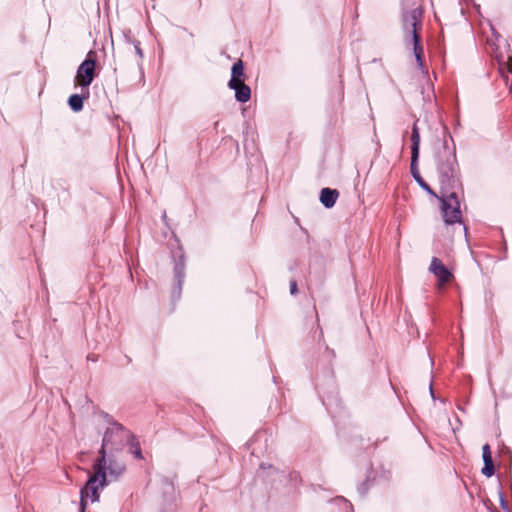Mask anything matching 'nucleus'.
I'll return each instance as SVG.
<instances>
[{
	"label": "nucleus",
	"mask_w": 512,
	"mask_h": 512,
	"mask_svg": "<svg viewBox=\"0 0 512 512\" xmlns=\"http://www.w3.org/2000/svg\"><path fill=\"white\" fill-rule=\"evenodd\" d=\"M482 459H483V462H487V461L493 460L489 444H485L482 447Z\"/></svg>",
	"instance_id": "obj_19"
},
{
	"label": "nucleus",
	"mask_w": 512,
	"mask_h": 512,
	"mask_svg": "<svg viewBox=\"0 0 512 512\" xmlns=\"http://www.w3.org/2000/svg\"><path fill=\"white\" fill-rule=\"evenodd\" d=\"M437 172L441 193L451 192L460 184L455 147L450 148L447 141L438 154Z\"/></svg>",
	"instance_id": "obj_1"
},
{
	"label": "nucleus",
	"mask_w": 512,
	"mask_h": 512,
	"mask_svg": "<svg viewBox=\"0 0 512 512\" xmlns=\"http://www.w3.org/2000/svg\"><path fill=\"white\" fill-rule=\"evenodd\" d=\"M88 360L95 361L96 359L94 357H88Z\"/></svg>",
	"instance_id": "obj_29"
},
{
	"label": "nucleus",
	"mask_w": 512,
	"mask_h": 512,
	"mask_svg": "<svg viewBox=\"0 0 512 512\" xmlns=\"http://www.w3.org/2000/svg\"><path fill=\"white\" fill-rule=\"evenodd\" d=\"M90 96L89 90H81V94H72L68 99V105L74 112H79L83 109L84 99Z\"/></svg>",
	"instance_id": "obj_15"
},
{
	"label": "nucleus",
	"mask_w": 512,
	"mask_h": 512,
	"mask_svg": "<svg viewBox=\"0 0 512 512\" xmlns=\"http://www.w3.org/2000/svg\"><path fill=\"white\" fill-rule=\"evenodd\" d=\"M411 160L418 162L420 150V133L417 123L415 122L411 132Z\"/></svg>",
	"instance_id": "obj_13"
},
{
	"label": "nucleus",
	"mask_w": 512,
	"mask_h": 512,
	"mask_svg": "<svg viewBox=\"0 0 512 512\" xmlns=\"http://www.w3.org/2000/svg\"><path fill=\"white\" fill-rule=\"evenodd\" d=\"M429 270L437 278L439 288L443 287L446 283L450 282V280L453 277L450 270L437 257L432 258Z\"/></svg>",
	"instance_id": "obj_7"
},
{
	"label": "nucleus",
	"mask_w": 512,
	"mask_h": 512,
	"mask_svg": "<svg viewBox=\"0 0 512 512\" xmlns=\"http://www.w3.org/2000/svg\"><path fill=\"white\" fill-rule=\"evenodd\" d=\"M133 45H134V50H135L136 55H137L140 59H142V58H143V51H142V49H141V47H140V42H139V41H137V40H135V41L133 42Z\"/></svg>",
	"instance_id": "obj_21"
},
{
	"label": "nucleus",
	"mask_w": 512,
	"mask_h": 512,
	"mask_svg": "<svg viewBox=\"0 0 512 512\" xmlns=\"http://www.w3.org/2000/svg\"><path fill=\"white\" fill-rule=\"evenodd\" d=\"M96 53L91 50L88 52L86 59L79 65L75 81L81 87V90H89V86L93 82L96 73Z\"/></svg>",
	"instance_id": "obj_5"
},
{
	"label": "nucleus",
	"mask_w": 512,
	"mask_h": 512,
	"mask_svg": "<svg viewBox=\"0 0 512 512\" xmlns=\"http://www.w3.org/2000/svg\"><path fill=\"white\" fill-rule=\"evenodd\" d=\"M422 11L418 8L403 12L402 26L405 41L413 37V32H417V27L421 25Z\"/></svg>",
	"instance_id": "obj_6"
},
{
	"label": "nucleus",
	"mask_w": 512,
	"mask_h": 512,
	"mask_svg": "<svg viewBox=\"0 0 512 512\" xmlns=\"http://www.w3.org/2000/svg\"><path fill=\"white\" fill-rule=\"evenodd\" d=\"M342 501H344L345 504H348L347 500H345L344 498H340Z\"/></svg>",
	"instance_id": "obj_30"
},
{
	"label": "nucleus",
	"mask_w": 512,
	"mask_h": 512,
	"mask_svg": "<svg viewBox=\"0 0 512 512\" xmlns=\"http://www.w3.org/2000/svg\"><path fill=\"white\" fill-rule=\"evenodd\" d=\"M429 389H430L431 397L434 398V391H433L432 385H430Z\"/></svg>",
	"instance_id": "obj_27"
},
{
	"label": "nucleus",
	"mask_w": 512,
	"mask_h": 512,
	"mask_svg": "<svg viewBox=\"0 0 512 512\" xmlns=\"http://www.w3.org/2000/svg\"><path fill=\"white\" fill-rule=\"evenodd\" d=\"M108 422L111 424V427L107 428L104 433L102 445L99 450V457L96 460L105 465L106 452L111 454L121 451L129 441V438L132 437V433L122 424L110 420H108Z\"/></svg>",
	"instance_id": "obj_2"
},
{
	"label": "nucleus",
	"mask_w": 512,
	"mask_h": 512,
	"mask_svg": "<svg viewBox=\"0 0 512 512\" xmlns=\"http://www.w3.org/2000/svg\"><path fill=\"white\" fill-rule=\"evenodd\" d=\"M501 70H507V72L512 74V56L508 58L507 61L500 64Z\"/></svg>",
	"instance_id": "obj_20"
},
{
	"label": "nucleus",
	"mask_w": 512,
	"mask_h": 512,
	"mask_svg": "<svg viewBox=\"0 0 512 512\" xmlns=\"http://www.w3.org/2000/svg\"><path fill=\"white\" fill-rule=\"evenodd\" d=\"M244 64L242 60L235 62L231 69V79L228 82L229 88H234L236 83L244 82Z\"/></svg>",
	"instance_id": "obj_11"
},
{
	"label": "nucleus",
	"mask_w": 512,
	"mask_h": 512,
	"mask_svg": "<svg viewBox=\"0 0 512 512\" xmlns=\"http://www.w3.org/2000/svg\"><path fill=\"white\" fill-rule=\"evenodd\" d=\"M338 197L339 192L336 189H331L328 187L321 189L320 202L327 209H330L335 205Z\"/></svg>",
	"instance_id": "obj_10"
},
{
	"label": "nucleus",
	"mask_w": 512,
	"mask_h": 512,
	"mask_svg": "<svg viewBox=\"0 0 512 512\" xmlns=\"http://www.w3.org/2000/svg\"><path fill=\"white\" fill-rule=\"evenodd\" d=\"M235 91V99L240 103H246L251 98V89L244 82L236 83L234 88H231Z\"/></svg>",
	"instance_id": "obj_16"
},
{
	"label": "nucleus",
	"mask_w": 512,
	"mask_h": 512,
	"mask_svg": "<svg viewBox=\"0 0 512 512\" xmlns=\"http://www.w3.org/2000/svg\"><path fill=\"white\" fill-rule=\"evenodd\" d=\"M368 488H369V486H368V481L363 482V483L358 487V492H359V494H360L361 496H364V495L367 493Z\"/></svg>",
	"instance_id": "obj_22"
},
{
	"label": "nucleus",
	"mask_w": 512,
	"mask_h": 512,
	"mask_svg": "<svg viewBox=\"0 0 512 512\" xmlns=\"http://www.w3.org/2000/svg\"><path fill=\"white\" fill-rule=\"evenodd\" d=\"M436 198L441 203L440 209L446 225L461 222L460 202L455 191L443 192Z\"/></svg>",
	"instance_id": "obj_4"
},
{
	"label": "nucleus",
	"mask_w": 512,
	"mask_h": 512,
	"mask_svg": "<svg viewBox=\"0 0 512 512\" xmlns=\"http://www.w3.org/2000/svg\"><path fill=\"white\" fill-rule=\"evenodd\" d=\"M500 505H501L502 509L508 510L507 502L501 493H500Z\"/></svg>",
	"instance_id": "obj_25"
},
{
	"label": "nucleus",
	"mask_w": 512,
	"mask_h": 512,
	"mask_svg": "<svg viewBox=\"0 0 512 512\" xmlns=\"http://www.w3.org/2000/svg\"><path fill=\"white\" fill-rule=\"evenodd\" d=\"M162 482L166 488L173 489V483L168 478H163Z\"/></svg>",
	"instance_id": "obj_24"
},
{
	"label": "nucleus",
	"mask_w": 512,
	"mask_h": 512,
	"mask_svg": "<svg viewBox=\"0 0 512 512\" xmlns=\"http://www.w3.org/2000/svg\"><path fill=\"white\" fill-rule=\"evenodd\" d=\"M94 473L89 476L85 486L80 490V512H84L87 506V499L91 502L99 500L98 487L107 486L109 481L106 474V465L95 461L93 465Z\"/></svg>",
	"instance_id": "obj_3"
},
{
	"label": "nucleus",
	"mask_w": 512,
	"mask_h": 512,
	"mask_svg": "<svg viewBox=\"0 0 512 512\" xmlns=\"http://www.w3.org/2000/svg\"><path fill=\"white\" fill-rule=\"evenodd\" d=\"M127 445L130 447V453L133 454V456L137 459H142V451L140 447L139 441L136 439L135 435L132 434V437L129 438V441L127 442Z\"/></svg>",
	"instance_id": "obj_17"
},
{
	"label": "nucleus",
	"mask_w": 512,
	"mask_h": 512,
	"mask_svg": "<svg viewBox=\"0 0 512 512\" xmlns=\"http://www.w3.org/2000/svg\"><path fill=\"white\" fill-rule=\"evenodd\" d=\"M106 470L113 480H117L124 473L125 464L109 453V455L106 454Z\"/></svg>",
	"instance_id": "obj_9"
},
{
	"label": "nucleus",
	"mask_w": 512,
	"mask_h": 512,
	"mask_svg": "<svg viewBox=\"0 0 512 512\" xmlns=\"http://www.w3.org/2000/svg\"><path fill=\"white\" fill-rule=\"evenodd\" d=\"M407 45H413V52L417 61L418 66L423 68V48L420 45V35L418 32H413V37L409 38L408 41H405Z\"/></svg>",
	"instance_id": "obj_14"
},
{
	"label": "nucleus",
	"mask_w": 512,
	"mask_h": 512,
	"mask_svg": "<svg viewBox=\"0 0 512 512\" xmlns=\"http://www.w3.org/2000/svg\"><path fill=\"white\" fill-rule=\"evenodd\" d=\"M410 172H411L414 180L424 191H426L429 195H431L435 198L438 197V195L432 190V188L426 183V181L420 175L419 170H418V162H413V160H411Z\"/></svg>",
	"instance_id": "obj_12"
},
{
	"label": "nucleus",
	"mask_w": 512,
	"mask_h": 512,
	"mask_svg": "<svg viewBox=\"0 0 512 512\" xmlns=\"http://www.w3.org/2000/svg\"><path fill=\"white\" fill-rule=\"evenodd\" d=\"M259 468H260V470H264V469H266V468H269V469H271V470L275 471V468H274L272 465H268V466H266L264 463H261V464H260V466H259Z\"/></svg>",
	"instance_id": "obj_26"
},
{
	"label": "nucleus",
	"mask_w": 512,
	"mask_h": 512,
	"mask_svg": "<svg viewBox=\"0 0 512 512\" xmlns=\"http://www.w3.org/2000/svg\"><path fill=\"white\" fill-rule=\"evenodd\" d=\"M185 278V260L184 256L181 255L174 265V279L175 287L172 290V298L178 300L181 297L182 286Z\"/></svg>",
	"instance_id": "obj_8"
},
{
	"label": "nucleus",
	"mask_w": 512,
	"mask_h": 512,
	"mask_svg": "<svg viewBox=\"0 0 512 512\" xmlns=\"http://www.w3.org/2000/svg\"><path fill=\"white\" fill-rule=\"evenodd\" d=\"M88 360L95 361L96 359L94 357H88Z\"/></svg>",
	"instance_id": "obj_28"
},
{
	"label": "nucleus",
	"mask_w": 512,
	"mask_h": 512,
	"mask_svg": "<svg viewBox=\"0 0 512 512\" xmlns=\"http://www.w3.org/2000/svg\"><path fill=\"white\" fill-rule=\"evenodd\" d=\"M298 291V288H297V282L295 280H291L290 281V293L292 295L296 294Z\"/></svg>",
	"instance_id": "obj_23"
},
{
	"label": "nucleus",
	"mask_w": 512,
	"mask_h": 512,
	"mask_svg": "<svg viewBox=\"0 0 512 512\" xmlns=\"http://www.w3.org/2000/svg\"><path fill=\"white\" fill-rule=\"evenodd\" d=\"M483 463H484V466L481 471L482 474L485 475L486 477H491L495 473V467L493 464V460L483 462Z\"/></svg>",
	"instance_id": "obj_18"
}]
</instances>
